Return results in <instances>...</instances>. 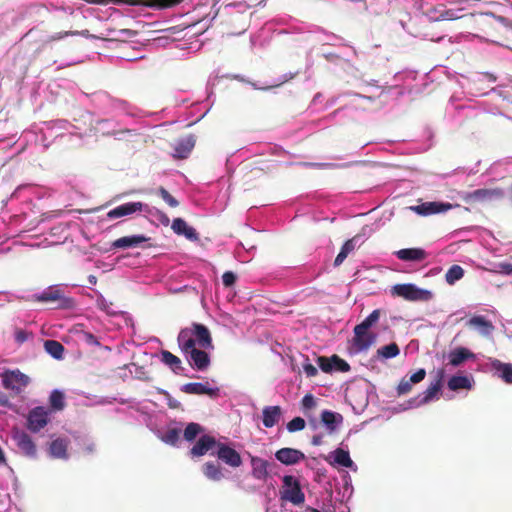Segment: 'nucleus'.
<instances>
[{
    "instance_id": "nucleus-2",
    "label": "nucleus",
    "mask_w": 512,
    "mask_h": 512,
    "mask_svg": "<svg viewBox=\"0 0 512 512\" xmlns=\"http://www.w3.org/2000/svg\"><path fill=\"white\" fill-rule=\"evenodd\" d=\"M36 302L51 303L54 308L71 309L75 306L73 298L67 297L64 291L58 286H50L43 292L32 295Z\"/></svg>"
},
{
    "instance_id": "nucleus-47",
    "label": "nucleus",
    "mask_w": 512,
    "mask_h": 512,
    "mask_svg": "<svg viewBox=\"0 0 512 512\" xmlns=\"http://www.w3.org/2000/svg\"><path fill=\"white\" fill-rule=\"evenodd\" d=\"M179 436L180 431L178 429L173 428L166 432V434L163 437V440L168 444L175 445L179 440Z\"/></svg>"
},
{
    "instance_id": "nucleus-56",
    "label": "nucleus",
    "mask_w": 512,
    "mask_h": 512,
    "mask_svg": "<svg viewBox=\"0 0 512 512\" xmlns=\"http://www.w3.org/2000/svg\"><path fill=\"white\" fill-rule=\"evenodd\" d=\"M323 442V437L322 435H314L311 439V443L312 445L314 446H320Z\"/></svg>"
},
{
    "instance_id": "nucleus-12",
    "label": "nucleus",
    "mask_w": 512,
    "mask_h": 512,
    "mask_svg": "<svg viewBox=\"0 0 512 512\" xmlns=\"http://www.w3.org/2000/svg\"><path fill=\"white\" fill-rule=\"evenodd\" d=\"M445 378V370L440 368L436 371L435 379L430 383L427 389L422 393V398L419 400L420 405H424L432 401L441 391L443 381Z\"/></svg>"
},
{
    "instance_id": "nucleus-9",
    "label": "nucleus",
    "mask_w": 512,
    "mask_h": 512,
    "mask_svg": "<svg viewBox=\"0 0 512 512\" xmlns=\"http://www.w3.org/2000/svg\"><path fill=\"white\" fill-rule=\"evenodd\" d=\"M4 388L19 393L22 388L29 384V377L19 370L5 371L1 375Z\"/></svg>"
},
{
    "instance_id": "nucleus-6",
    "label": "nucleus",
    "mask_w": 512,
    "mask_h": 512,
    "mask_svg": "<svg viewBox=\"0 0 512 512\" xmlns=\"http://www.w3.org/2000/svg\"><path fill=\"white\" fill-rule=\"evenodd\" d=\"M505 193L502 188H482L468 192L464 200L467 203H488L501 200Z\"/></svg>"
},
{
    "instance_id": "nucleus-7",
    "label": "nucleus",
    "mask_w": 512,
    "mask_h": 512,
    "mask_svg": "<svg viewBox=\"0 0 512 512\" xmlns=\"http://www.w3.org/2000/svg\"><path fill=\"white\" fill-rule=\"evenodd\" d=\"M208 349H202L200 347L193 346L187 350H181L186 356L190 366L198 371H205L208 369L211 363L210 355L207 352Z\"/></svg>"
},
{
    "instance_id": "nucleus-27",
    "label": "nucleus",
    "mask_w": 512,
    "mask_h": 512,
    "mask_svg": "<svg viewBox=\"0 0 512 512\" xmlns=\"http://www.w3.org/2000/svg\"><path fill=\"white\" fill-rule=\"evenodd\" d=\"M281 408L280 406H266L263 408V425L266 428H271L275 426L281 417Z\"/></svg>"
},
{
    "instance_id": "nucleus-30",
    "label": "nucleus",
    "mask_w": 512,
    "mask_h": 512,
    "mask_svg": "<svg viewBox=\"0 0 512 512\" xmlns=\"http://www.w3.org/2000/svg\"><path fill=\"white\" fill-rule=\"evenodd\" d=\"M473 357H474V354L471 351H469L467 348L459 347V348L452 350L449 353V363L452 366L457 367V366L461 365L464 361H466L470 358H473Z\"/></svg>"
},
{
    "instance_id": "nucleus-44",
    "label": "nucleus",
    "mask_w": 512,
    "mask_h": 512,
    "mask_svg": "<svg viewBox=\"0 0 512 512\" xmlns=\"http://www.w3.org/2000/svg\"><path fill=\"white\" fill-rule=\"evenodd\" d=\"M305 428V420L301 417H295L287 423L289 432L301 431Z\"/></svg>"
},
{
    "instance_id": "nucleus-22",
    "label": "nucleus",
    "mask_w": 512,
    "mask_h": 512,
    "mask_svg": "<svg viewBox=\"0 0 512 512\" xmlns=\"http://www.w3.org/2000/svg\"><path fill=\"white\" fill-rule=\"evenodd\" d=\"M142 202H129L115 207L107 213L108 218L115 219L140 212L143 209Z\"/></svg>"
},
{
    "instance_id": "nucleus-62",
    "label": "nucleus",
    "mask_w": 512,
    "mask_h": 512,
    "mask_svg": "<svg viewBox=\"0 0 512 512\" xmlns=\"http://www.w3.org/2000/svg\"><path fill=\"white\" fill-rule=\"evenodd\" d=\"M306 512H320V511L315 508H312V507H307Z\"/></svg>"
},
{
    "instance_id": "nucleus-37",
    "label": "nucleus",
    "mask_w": 512,
    "mask_h": 512,
    "mask_svg": "<svg viewBox=\"0 0 512 512\" xmlns=\"http://www.w3.org/2000/svg\"><path fill=\"white\" fill-rule=\"evenodd\" d=\"M400 353L399 346L393 342L388 345H385L381 348H379L376 352V355L378 358L382 359H390L398 356Z\"/></svg>"
},
{
    "instance_id": "nucleus-18",
    "label": "nucleus",
    "mask_w": 512,
    "mask_h": 512,
    "mask_svg": "<svg viewBox=\"0 0 512 512\" xmlns=\"http://www.w3.org/2000/svg\"><path fill=\"white\" fill-rule=\"evenodd\" d=\"M181 391L186 394L208 395L210 397H217L219 393L218 388H211L208 383L200 382L186 383L182 385Z\"/></svg>"
},
{
    "instance_id": "nucleus-48",
    "label": "nucleus",
    "mask_w": 512,
    "mask_h": 512,
    "mask_svg": "<svg viewBox=\"0 0 512 512\" xmlns=\"http://www.w3.org/2000/svg\"><path fill=\"white\" fill-rule=\"evenodd\" d=\"M182 1L183 0H151V3L149 5L162 9V8L173 7Z\"/></svg>"
},
{
    "instance_id": "nucleus-28",
    "label": "nucleus",
    "mask_w": 512,
    "mask_h": 512,
    "mask_svg": "<svg viewBox=\"0 0 512 512\" xmlns=\"http://www.w3.org/2000/svg\"><path fill=\"white\" fill-rule=\"evenodd\" d=\"M69 440L66 438H57L53 440L49 447L50 455L54 458L67 459Z\"/></svg>"
},
{
    "instance_id": "nucleus-23",
    "label": "nucleus",
    "mask_w": 512,
    "mask_h": 512,
    "mask_svg": "<svg viewBox=\"0 0 512 512\" xmlns=\"http://www.w3.org/2000/svg\"><path fill=\"white\" fill-rule=\"evenodd\" d=\"M171 228L176 234L183 235L190 241L199 240V235L196 230L189 226L182 218H175L172 222Z\"/></svg>"
},
{
    "instance_id": "nucleus-14",
    "label": "nucleus",
    "mask_w": 512,
    "mask_h": 512,
    "mask_svg": "<svg viewBox=\"0 0 512 512\" xmlns=\"http://www.w3.org/2000/svg\"><path fill=\"white\" fill-rule=\"evenodd\" d=\"M13 439L15 440L18 449L25 456L30 457V458L36 457L37 448H36V445L30 435H28L25 432L18 431L13 435Z\"/></svg>"
},
{
    "instance_id": "nucleus-20",
    "label": "nucleus",
    "mask_w": 512,
    "mask_h": 512,
    "mask_svg": "<svg viewBox=\"0 0 512 512\" xmlns=\"http://www.w3.org/2000/svg\"><path fill=\"white\" fill-rule=\"evenodd\" d=\"M394 254L399 260L406 262H422L428 257V253L419 247L400 249Z\"/></svg>"
},
{
    "instance_id": "nucleus-35",
    "label": "nucleus",
    "mask_w": 512,
    "mask_h": 512,
    "mask_svg": "<svg viewBox=\"0 0 512 512\" xmlns=\"http://www.w3.org/2000/svg\"><path fill=\"white\" fill-rule=\"evenodd\" d=\"M44 348L46 352L53 358L60 360L63 358L64 346L56 340H46L44 342Z\"/></svg>"
},
{
    "instance_id": "nucleus-1",
    "label": "nucleus",
    "mask_w": 512,
    "mask_h": 512,
    "mask_svg": "<svg viewBox=\"0 0 512 512\" xmlns=\"http://www.w3.org/2000/svg\"><path fill=\"white\" fill-rule=\"evenodd\" d=\"M177 342L181 350H187L193 346L202 349H214L209 329L200 323H192L189 327L181 329Z\"/></svg>"
},
{
    "instance_id": "nucleus-42",
    "label": "nucleus",
    "mask_w": 512,
    "mask_h": 512,
    "mask_svg": "<svg viewBox=\"0 0 512 512\" xmlns=\"http://www.w3.org/2000/svg\"><path fill=\"white\" fill-rule=\"evenodd\" d=\"M74 36V35H81V36H84V37H88L89 36V31L88 30H83L81 32H78V31H65V32H59V33H56L52 36L49 37L48 41L49 42H52V41H57V40H60V39H63L64 37L66 36Z\"/></svg>"
},
{
    "instance_id": "nucleus-33",
    "label": "nucleus",
    "mask_w": 512,
    "mask_h": 512,
    "mask_svg": "<svg viewBox=\"0 0 512 512\" xmlns=\"http://www.w3.org/2000/svg\"><path fill=\"white\" fill-rule=\"evenodd\" d=\"M356 241H357V236L351 238V239H348L344 244L343 246L341 247V250L340 252L338 253V255L336 256L335 260H334V266H340L344 260L347 258V256L355 250L356 248Z\"/></svg>"
},
{
    "instance_id": "nucleus-61",
    "label": "nucleus",
    "mask_w": 512,
    "mask_h": 512,
    "mask_svg": "<svg viewBox=\"0 0 512 512\" xmlns=\"http://www.w3.org/2000/svg\"><path fill=\"white\" fill-rule=\"evenodd\" d=\"M161 222L163 224H168L169 223V218L166 216V215H163L162 216V219H161Z\"/></svg>"
},
{
    "instance_id": "nucleus-8",
    "label": "nucleus",
    "mask_w": 512,
    "mask_h": 512,
    "mask_svg": "<svg viewBox=\"0 0 512 512\" xmlns=\"http://www.w3.org/2000/svg\"><path fill=\"white\" fill-rule=\"evenodd\" d=\"M285 490L283 491L282 498L293 503L300 505L305 500V495L301 490L299 482L291 475H286L283 478Z\"/></svg>"
},
{
    "instance_id": "nucleus-51",
    "label": "nucleus",
    "mask_w": 512,
    "mask_h": 512,
    "mask_svg": "<svg viewBox=\"0 0 512 512\" xmlns=\"http://www.w3.org/2000/svg\"><path fill=\"white\" fill-rule=\"evenodd\" d=\"M236 279H237V277L232 271H226L222 275V282L225 287L233 286L236 282Z\"/></svg>"
},
{
    "instance_id": "nucleus-11",
    "label": "nucleus",
    "mask_w": 512,
    "mask_h": 512,
    "mask_svg": "<svg viewBox=\"0 0 512 512\" xmlns=\"http://www.w3.org/2000/svg\"><path fill=\"white\" fill-rule=\"evenodd\" d=\"M48 422V411L42 406L33 408L27 415V429L33 433L39 432Z\"/></svg>"
},
{
    "instance_id": "nucleus-50",
    "label": "nucleus",
    "mask_w": 512,
    "mask_h": 512,
    "mask_svg": "<svg viewBox=\"0 0 512 512\" xmlns=\"http://www.w3.org/2000/svg\"><path fill=\"white\" fill-rule=\"evenodd\" d=\"M304 411L311 410L316 406L315 398L312 394H306L301 401Z\"/></svg>"
},
{
    "instance_id": "nucleus-57",
    "label": "nucleus",
    "mask_w": 512,
    "mask_h": 512,
    "mask_svg": "<svg viewBox=\"0 0 512 512\" xmlns=\"http://www.w3.org/2000/svg\"><path fill=\"white\" fill-rule=\"evenodd\" d=\"M247 3L248 6H256L260 4L263 0H243Z\"/></svg>"
},
{
    "instance_id": "nucleus-26",
    "label": "nucleus",
    "mask_w": 512,
    "mask_h": 512,
    "mask_svg": "<svg viewBox=\"0 0 512 512\" xmlns=\"http://www.w3.org/2000/svg\"><path fill=\"white\" fill-rule=\"evenodd\" d=\"M251 466H252V476L255 479L266 480L268 478V476H269L268 461H266L262 458L256 457V456H251Z\"/></svg>"
},
{
    "instance_id": "nucleus-10",
    "label": "nucleus",
    "mask_w": 512,
    "mask_h": 512,
    "mask_svg": "<svg viewBox=\"0 0 512 512\" xmlns=\"http://www.w3.org/2000/svg\"><path fill=\"white\" fill-rule=\"evenodd\" d=\"M216 456L220 461L232 468H238L242 465V458L240 454L225 443L219 442L215 452L211 453Z\"/></svg>"
},
{
    "instance_id": "nucleus-60",
    "label": "nucleus",
    "mask_w": 512,
    "mask_h": 512,
    "mask_svg": "<svg viewBox=\"0 0 512 512\" xmlns=\"http://www.w3.org/2000/svg\"><path fill=\"white\" fill-rule=\"evenodd\" d=\"M121 33H125V34H128L129 36H133L135 35L136 33L131 31V30H122Z\"/></svg>"
},
{
    "instance_id": "nucleus-31",
    "label": "nucleus",
    "mask_w": 512,
    "mask_h": 512,
    "mask_svg": "<svg viewBox=\"0 0 512 512\" xmlns=\"http://www.w3.org/2000/svg\"><path fill=\"white\" fill-rule=\"evenodd\" d=\"M343 420V417L339 413H335L330 410H324L321 413V422L327 427L330 433L336 430L338 424Z\"/></svg>"
},
{
    "instance_id": "nucleus-36",
    "label": "nucleus",
    "mask_w": 512,
    "mask_h": 512,
    "mask_svg": "<svg viewBox=\"0 0 512 512\" xmlns=\"http://www.w3.org/2000/svg\"><path fill=\"white\" fill-rule=\"evenodd\" d=\"M49 404L53 411H61L65 408V395L59 390H53L49 397Z\"/></svg>"
},
{
    "instance_id": "nucleus-16",
    "label": "nucleus",
    "mask_w": 512,
    "mask_h": 512,
    "mask_svg": "<svg viewBox=\"0 0 512 512\" xmlns=\"http://www.w3.org/2000/svg\"><path fill=\"white\" fill-rule=\"evenodd\" d=\"M452 204L441 202H425L420 205L411 206L410 209L419 215L427 216L437 213H442L450 210Z\"/></svg>"
},
{
    "instance_id": "nucleus-49",
    "label": "nucleus",
    "mask_w": 512,
    "mask_h": 512,
    "mask_svg": "<svg viewBox=\"0 0 512 512\" xmlns=\"http://www.w3.org/2000/svg\"><path fill=\"white\" fill-rule=\"evenodd\" d=\"M412 382L409 379L402 378L397 386L398 395H404L412 390Z\"/></svg>"
},
{
    "instance_id": "nucleus-21",
    "label": "nucleus",
    "mask_w": 512,
    "mask_h": 512,
    "mask_svg": "<svg viewBox=\"0 0 512 512\" xmlns=\"http://www.w3.org/2000/svg\"><path fill=\"white\" fill-rule=\"evenodd\" d=\"M491 371L506 384H512V364L498 359L490 361Z\"/></svg>"
},
{
    "instance_id": "nucleus-32",
    "label": "nucleus",
    "mask_w": 512,
    "mask_h": 512,
    "mask_svg": "<svg viewBox=\"0 0 512 512\" xmlns=\"http://www.w3.org/2000/svg\"><path fill=\"white\" fill-rule=\"evenodd\" d=\"M161 361L169 366L174 373H179L184 370L181 359L170 351H161Z\"/></svg>"
},
{
    "instance_id": "nucleus-25",
    "label": "nucleus",
    "mask_w": 512,
    "mask_h": 512,
    "mask_svg": "<svg viewBox=\"0 0 512 512\" xmlns=\"http://www.w3.org/2000/svg\"><path fill=\"white\" fill-rule=\"evenodd\" d=\"M148 240L149 238L144 235L124 236L113 241L111 246L114 249H126L137 247Z\"/></svg>"
},
{
    "instance_id": "nucleus-4",
    "label": "nucleus",
    "mask_w": 512,
    "mask_h": 512,
    "mask_svg": "<svg viewBox=\"0 0 512 512\" xmlns=\"http://www.w3.org/2000/svg\"><path fill=\"white\" fill-rule=\"evenodd\" d=\"M465 9L458 5L448 7L444 4H439L428 10L427 15L433 22L440 21H454L462 19L466 16Z\"/></svg>"
},
{
    "instance_id": "nucleus-53",
    "label": "nucleus",
    "mask_w": 512,
    "mask_h": 512,
    "mask_svg": "<svg viewBox=\"0 0 512 512\" xmlns=\"http://www.w3.org/2000/svg\"><path fill=\"white\" fill-rule=\"evenodd\" d=\"M83 340L89 345L100 346L98 338L91 332H83Z\"/></svg>"
},
{
    "instance_id": "nucleus-64",
    "label": "nucleus",
    "mask_w": 512,
    "mask_h": 512,
    "mask_svg": "<svg viewBox=\"0 0 512 512\" xmlns=\"http://www.w3.org/2000/svg\"><path fill=\"white\" fill-rule=\"evenodd\" d=\"M169 407L176 408V407H178V405L176 403H174V401H169Z\"/></svg>"
},
{
    "instance_id": "nucleus-3",
    "label": "nucleus",
    "mask_w": 512,
    "mask_h": 512,
    "mask_svg": "<svg viewBox=\"0 0 512 512\" xmlns=\"http://www.w3.org/2000/svg\"><path fill=\"white\" fill-rule=\"evenodd\" d=\"M392 296L401 297L407 301L427 302L433 298V293L429 290L417 287L415 284H396L391 288Z\"/></svg>"
},
{
    "instance_id": "nucleus-59",
    "label": "nucleus",
    "mask_w": 512,
    "mask_h": 512,
    "mask_svg": "<svg viewBox=\"0 0 512 512\" xmlns=\"http://www.w3.org/2000/svg\"><path fill=\"white\" fill-rule=\"evenodd\" d=\"M89 282H90L91 284H96V282H97L96 277H95V276H93V275H90V276H89Z\"/></svg>"
},
{
    "instance_id": "nucleus-39",
    "label": "nucleus",
    "mask_w": 512,
    "mask_h": 512,
    "mask_svg": "<svg viewBox=\"0 0 512 512\" xmlns=\"http://www.w3.org/2000/svg\"><path fill=\"white\" fill-rule=\"evenodd\" d=\"M379 318L380 310L375 309L360 324L356 325L355 327H357L359 331L369 330L374 324L378 322Z\"/></svg>"
},
{
    "instance_id": "nucleus-58",
    "label": "nucleus",
    "mask_w": 512,
    "mask_h": 512,
    "mask_svg": "<svg viewBox=\"0 0 512 512\" xmlns=\"http://www.w3.org/2000/svg\"><path fill=\"white\" fill-rule=\"evenodd\" d=\"M485 76L488 78L489 81H496V77L492 74L486 73Z\"/></svg>"
},
{
    "instance_id": "nucleus-19",
    "label": "nucleus",
    "mask_w": 512,
    "mask_h": 512,
    "mask_svg": "<svg viewBox=\"0 0 512 512\" xmlns=\"http://www.w3.org/2000/svg\"><path fill=\"white\" fill-rule=\"evenodd\" d=\"M275 457L285 465H294L305 459L304 453L294 448H281L275 453Z\"/></svg>"
},
{
    "instance_id": "nucleus-55",
    "label": "nucleus",
    "mask_w": 512,
    "mask_h": 512,
    "mask_svg": "<svg viewBox=\"0 0 512 512\" xmlns=\"http://www.w3.org/2000/svg\"><path fill=\"white\" fill-rule=\"evenodd\" d=\"M28 339V333L25 330L18 329L15 331V340L18 343H24Z\"/></svg>"
},
{
    "instance_id": "nucleus-43",
    "label": "nucleus",
    "mask_w": 512,
    "mask_h": 512,
    "mask_svg": "<svg viewBox=\"0 0 512 512\" xmlns=\"http://www.w3.org/2000/svg\"><path fill=\"white\" fill-rule=\"evenodd\" d=\"M332 363L333 370L340 372H348L350 371V365L344 359L340 358L338 355H332Z\"/></svg>"
},
{
    "instance_id": "nucleus-24",
    "label": "nucleus",
    "mask_w": 512,
    "mask_h": 512,
    "mask_svg": "<svg viewBox=\"0 0 512 512\" xmlns=\"http://www.w3.org/2000/svg\"><path fill=\"white\" fill-rule=\"evenodd\" d=\"M467 326L479 331L483 336H489L494 330V325L481 315H475L467 321Z\"/></svg>"
},
{
    "instance_id": "nucleus-46",
    "label": "nucleus",
    "mask_w": 512,
    "mask_h": 512,
    "mask_svg": "<svg viewBox=\"0 0 512 512\" xmlns=\"http://www.w3.org/2000/svg\"><path fill=\"white\" fill-rule=\"evenodd\" d=\"M158 194L170 207L175 208L179 205V202L165 188L160 187Z\"/></svg>"
},
{
    "instance_id": "nucleus-38",
    "label": "nucleus",
    "mask_w": 512,
    "mask_h": 512,
    "mask_svg": "<svg viewBox=\"0 0 512 512\" xmlns=\"http://www.w3.org/2000/svg\"><path fill=\"white\" fill-rule=\"evenodd\" d=\"M334 461L335 463L346 468H350L353 465V461L350 458L349 452L341 448H337L334 451Z\"/></svg>"
},
{
    "instance_id": "nucleus-45",
    "label": "nucleus",
    "mask_w": 512,
    "mask_h": 512,
    "mask_svg": "<svg viewBox=\"0 0 512 512\" xmlns=\"http://www.w3.org/2000/svg\"><path fill=\"white\" fill-rule=\"evenodd\" d=\"M317 363L323 372L330 373L333 371L332 356L329 358L325 356H320L317 359Z\"/></svg>"
},
{
    "instance_id": "nucleus-13",
    "label": "nucleus",
    "mask_w": 512,
    "mask_h": 512,
    "mask_svg": "<svg viewBox=\"0 0 512 512\" xmlns=\"http://www.w3.org/2000/svg\"><path fill=\"white\" fill-rule=\"evenodd\" d=\"M353 332L352 343L357 352L367 351L376 342L377 335L369 330L359 331L357 327H354Z\"/></svg>"
},
{
    "instance_id": "nucleus-5",
    "label": "nucleus",
    "mask_w": 512,
    "mask_h": 512,
    "mask_svg": "<svg viewBox=\"0 0 512 512\" xmlns=\"http://www.w3.org/2000/svg\"><path fill=\"white\" fill-rule=\"evenodd\" d=\"M500 16H496L493 13L480 14L476 20L479 32L487 38L497 40L501 36L500 28L503 26L499 23Z\"/></svg>"
},
{
    "instance_id": "nucleus-63",
    "label": "nucleus",
    "mask_w": 512,
    "mask_h": 512,
    "mask_svg": "<svg viewBox=\"0 0 512 512\" xmlns=\"http://www.w3.org/2000/svg\"><path fill=\"white\" fill-rule=\"evenodd\" d=\"M169 407L176 408V407H178V405L176 403H174V401H169Z\"/></svg>"
},
{
    "instance_id": "nucleus-15",
    "label": "nucleus",
    "mask_w": 512,
    "mask_h": 512,
    "mask_svg": "<svg viewBox=\"0 0 512 512\" xmlns=\"http://www.w3.org/2000/svg\"><path fill=\"white\" fill-rule=\"evenodd\" d=\"M195 143L196 139L192 134L180 137L175 142L173 157L177 159H186L195 147Z\"/></svg>"
},
{
    "instance_id": "nucleus-29",
    "label": "nucleus",
    "mask_w": 512,
    "mask_h": 512,
    "mask_svg": "<svg viewBox=\"0 0 512 512\" xmlns=\"http://www.w3.org/2000/svg\"><path fill=\"white\" fill-rule=\"evenodd\" d=\"M202 472L204 476L212 481H221L224 478L223 468L214 461H208L203 464Z\"/></svg>"
},
{
    "instance_id": "nucleus-17",
    "label": "nucleus",
    "mask_w": 512,
    "mask_h": 512,
    "mask_svg": "<svg viewBox=\"0 0 512 512\" xmlns=\"http://www.w3.org/2000/svg\"><path fill=\"white\" fill-rule=\"evenodd\" d=\"M218 441L210 435H202L195 445L190 449L192 457H200L208 453L213 448H217Z\"/></svg>"
},
{
    "instance_id": "nucleus-52",
    "label": "nucleus",
    "mask_w": 512,
    "mask_h": 512,
    "mask_svg": "<svg viewBox=\"0 0 512 512\" xmlns=\"http://www.w3.org/2000/svg\"><path fill=\"white\" fill-rule=\"evenodd\" d=\"M426 377V370L424 368H420L419 370H417L414 374H412L409 378V380L413 383V384H417V383H420L421 381H423Z\"/></svg>"
},
{
    "instance_id": "nucleus-40",
    "label": "nucleus",
    "mask_w": 512,
    "mask_h": 512,
    "mask_svg": "<svg viewBox=\"0 0 512 512\" xmlns=\"http://www.w3.org/2000/svg\"><path fill=\"white\" fill-rule=\"evenodd\" d=\"M202 431L203 427L200 424L191 422L186 426L184 430V439L188 442H192Z\"/></svg>"
},
{
    "instance_id": "nucleus-41",
    "label": "nucleus",
    "mask_w": 512,
    "mask_h": 512,
    "mask_svg": "<svg viewBox=\"0 0 512 512\" xmlns=\"http://www.w3.org/2000/svg\"><path fill=\"white\" fill-rule=\"evenodd\" d=\"M463 276H464L463 268L459 265H453L446 272L445 279L448 284L452 285L456 281L460 280Z\"/></svg>"
},
{
    "instance_id": "nucleus-54",
    "label": "nucleus",
    "mask_w": 512,
    "mask_h": 512,
    "mask_svg": "<svg viewBox=\"0 0 512 512\" xmlns=\"http://www.w3.org/2000/svg\"><path fill=\"white\" fill-rule=\"evenodd\" d=\"M303 370L307 377H315L318 374L317 368L310 363L304 364Z\"/></svg>"
},
{
    "instance_id": "nucleus-34",
    "label": "nucleus",
    "mask_w": 512,
    "mask_h": 512,
    "mask_svg": "<svg viewBox=\"0 0 512 512\" xmlns=\"http://www.w3.org/2000/svg\"><path fill=\"white\" fill-rule=\"evenodd\" d=\"M448 388L451 391H458L460 389H471L472 384L467 376H452L447 383Z\"/></svg>"
}]
</instances>
